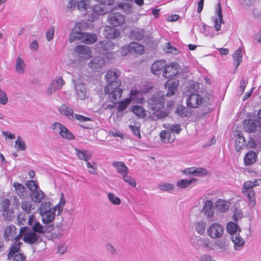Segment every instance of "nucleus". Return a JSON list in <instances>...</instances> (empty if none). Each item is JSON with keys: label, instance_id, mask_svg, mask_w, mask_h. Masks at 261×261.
Returning a JSON list of instances; mask_svg holds the SVG:
<instances>
[{"label": "nucleus", "instance_id": "obj_1", "mask_svg": "<svg viewBox=\"0 0 261 261\" xmlns=\"http://www.w3.org/2000/svg\"><path fill=\"white\" fill-rule=\"evenodd\" d=\"M165 95L161 91L155 93L148 100V108L152 112L153 119H162L167 117L169 110L165 107Z\"/></svg>", "mask_w": 261, "mask_h": 261}, {"label": "nucleus", "instance_id": "obj_2", "mask_svg": "<svg viewBox=\"0 0 261 261\" xmlns=\"http://www.w3.org/2000/svg\"><path fill=\"white\" fill-rule=\"evenodd\" d=\"M59 111L61 115H64L71 120H77L81 122H88L83 125L85 129H93V121L89 117L80 114H74L73 110L68 107L66 105H62L59 108Z\"/></svg>", "mask_w": 261, "mask_h": 261}, {"label": "nucleus", "instance_id": "obj_3", "mask_svg": "<svg viewBox=\"0 0 261 261\" xmlns=\"http://www.w3.org/2000/svg\"><path fill=\"white\" fill-rule=\"evenodd\" d=\"M18 221L20 225H24L26 222H28L31 227L32 230L40 235L45 233L47 231L50 232L53 230V226L52 225H48V226H42L33 215L29 216L28 221H27V219L23 218L22 215H19L18 217Z\"/></svg>", "mask_w": 261, "mask_h": 261}, {"label": "nucleus", "instance_id": "obj_4", "mask_svg": "<svg viewBox=\"0 0 261 261\" xmlns=\"http://www.w3.org/2000/svg\"><path fill=\"white\" fill-rule=\"evenodd\" d=\"M66 200L62 193L59 203L54 208L47 212L40 213L42 216V219L44 224H48L52 222L55 217V212L58 211V215H60L65 204Z\"/></svg>", "mask_w": 261, "mask_h": 261}, {"label": "nucleus", "instance_id": "obj_5", "mask_svg": "<svg viewBox=\"0 0 261 261\" xmlns=\"http://www.w3.org/2000/svg\"><path fill=\"white\" fill-rule=\"evenodd\" d=\"M191 244L196 248L207 251L214 250V243L208 238L194 236L190 240Z\"/></svg>", "mask_w": 261, "mask_h": 261}, {"label": "nucleus", "instance_id": "obj_6", "mask_svg": "<svg viewBox=\"0 0 261 261\" xmlns=\"http://www.w3.org/2000/svg\"><path fill=\"white\" fill-rule=\"evenodd\" d=\"M80 40L86 44H93L97 40V35L93 33H82L80 31H72L69 39L70 42Z\"/></svg>", "mask_w": 261, "mask_h": 261}, {"label": "nucleus", "instance_id": "obj_7", "mask_svg": "<svg viewBox=\"0 0 261 261\" xmlns=\"http://www.w3.org/2000/svg\"><path fill=\"white\" fill-rule=\"evenodd\" d=\"M19 234H21L20 237H23V241L28 244L38 243L42 241L40 234L32 230H30L27 227H21L20 229Z\"/></svg>", "mask_w": 261, "mask_h": 261}, {"label": "nucleus", "instance_id": "obj_8", "mask_svg": "<svg viewBox=\"0 0 261 261\" xmlns=\"http://www.w3.org/2000/svg\"><path fill=\"white\" fill-rule=\"evenodd\" d=\"M224 229L222 225L214 222L209 225L206 229L207 236L212 239H219L222 237Z\"/></svg>", "mask_w": 261, "mask_h": 261}, {"label": "nucleus", "instance_id": "obj_9", "mask_svg": "<svg viewBox=\"0 0 261 261\" xmlns=\"http://www.w3.org/2000/svg\"><path fill=\"white\" fill-rule=\"evenodd\" d=\"M105 92L109 95V98L110 99L117 103L121 97L122 90L120 87L112 86L109 84L105 86Z\"/></svg>", "mask_w": 261, "mask_h": 261}, {"label": "nucleus", "instance_id": "obj_10", "mask_svg": "<svg viewBox=\"0 0 261 261\" xmlns=\"http://www.w3.org/2000/svg\"><path fill=\"white\" fill-rule=\"evenodd\" d=\"M144 46L136 42H130L128 45L124 46L121 49V53L122 56L126 55L128 53L137 54H143L144 53Z\"/></svg>", "mask_w": 261, "mask_h": 261}, {"label": "nucleus", "instance_id": "obj_11", "mask_svg": "<svg viewBox=\"0 0 261 261\" xmlns=\"http://www.w3.org/2000/svg\"><path fill=\"white\" fill-rule=\"evenodd\" d=\"M258 119H245L243 121L244 128L247 130H261V109L257 113Z\"/></svg>", "mask_w": 261, "mask_h": 261}, {"label": "nucleus", "instance_id": "obj_12", "mask_svg": "<svg viewBox=\"0 0 261 261\" xmlns=\"http://www.w3.org/2000/svg\"><path fill=\"white\" fill-rule=\"evenodd\" d=\"M21 244L20 242H15L11 246L8 254V258L10 260L12 259L13 261H24L25 260V256L24 254L19 252Z\"/></svg>", "mask_w": 261, "mask_h": 261}, {"label": "nucleus", "instance_id": "obj_13", "mask_svg": "<svg viewBox=\"0 0 261 261\" xmlns=\"http://www.w3.org/2000/svg\"><path fill=\"white\" fill-rule=\"evenodd\" d=\"M120 76V72L118 70H110L105 75V79L107 83V85H111L112 86L121 87V82L118 80Z\"/></svg>", "mask_w": 261, "mask_h": 261}, {"label": "nucleus", "instance_id": "obj_14", "mask_svg": "<svg viewBox=\"0 0 261 261\" xmlns=\"http://www.w3.org/2000/svg\"><path fill=\"white\" fill-rule=\"evenodd\" d=\"M180 70V66L177 63H171L167 65H166L163 71V76L166 79L171 78L178 74Z\"/></svg>", "mask_w": 261, "mask_h": 261}, {"label": "nucleus", "instance_id": "obj_15", "mask_svg": "<svg viewBox=\"0 0 261 261\" xmlns=\"http://www.w3.org/2000/svg\"><path fill=\"white\" fill-rule=\"evenodd\" d=\"M125 20V16L120 12H112L108 18L109 23L114 27L121 25L124 23Z\"/></svg>", "mask_w": 261, "mask_h": 261}, {"label": "nucleus", "instance_id": "obj_16", "mask_svg": "<svg viewBox=\"0 0 261 261\" xmlns=\"http://www.w3.org/2000/svg\"><path fill=\"white\" fill-rule=\"evenodd\" d=\"M203 98L202 96L198 93L191 94L186 100L188 107L195 109L198 108L203 103Z\"/></svg>", "mask_w": 261, "mask_h": 261}, {"label": "nucleus", "instance_id": "obj_17", "mask_svg": "<svg viewBox=\"0 0 261 261\" xmlns=\"http://www.w3.org/2000/svg\"><path fill=\"white\" fill-rule=\"evenodd\" d=\"M20 236L19 233L16 234V228L13 225H9L5 229L4 237L6 241L15 240V242H18V240L20 238Z\"/></svg>", "mask_w": 261, "mask_h": 261}, {"label": "nucleus", "instance_id": "obj_18", "mask_svg": "<svg viewBox=\"0 0 261 261\" xmlns=\"http://www.w3.org/2000/svg\"><path fill=\"white\" fill-rule=\"evenodd\" d=\"M89 68L94 72H98L105 67V61L101 57H96L89 63Z\"/></svg>", "mask_w": 261, "mask_h": 261}, {"label": "nucleus", "instance_id": "obj_19", "mask_svg": "<svg viewBox=\"0 0 261 261\" xmlns=\"http://www.w3.org/2000/svg\"><path fill=\"white\" fill-rule=\"evenodd\" d=\"M113 47L114 44L110 40L101 41L96 44V48L100 54H103L108 50L113 49Z\"/></svg>", "mask_w": 261, "mask_h": 261}, {"label": "nucleus", "instance_id": "obj_20", "mask_svg": "<svg viewBox=\"0 0 261 261\" xmlns=\"http://www.w3.org/2000/svg\"><path fill=\"white\" fill-rule=\"evenodd\" d=\"M201 212L207 219H211L214 217V205L211 200H207L205 201Z\"/></svg>", "mask_w": 261, "mask_h": 261}, {"label": "nucleus", "instance_id": "obj_21", "mask_svg": "<svg viewBox=\"0 0 261 261\" xmlns=\"http://www.w3.org/2000/svg\"><path fill=\"white\" fill-rule=\"evenodd\" d=\"M179 84L178 80H169L165 83V88L168 89L166 93L167 96H171L173 95L177 91V87Z\"/></svg>", "mask_w": 261, "mask_h": 261}, {"label": "nucleus", "instance_id": "obj_22", "mask_svg": "<svg viewBox=\"0 0 261 261\" xmlns=\"http://www.w3.org/2000/svg\"><path fill=\"white\" fill-rule=\"evenodd\" d=\"M216 12L218 15V18H215L214 20V27L216 31H219L221 30V24L224 22V21L223 20L221 5L220 3H219L217 4Z\"/></svg>", "mask_w": 261, "mask_h": 261}, {"label": "nucleus", "instance_id": "obj_23", "mask_svg": "<svg viewBox=\"0 0 261 261\" xmlns=\"http://www.w3.org/2000/svg\"><path fill=\"white\" fill-rule=\"evenodd\" d=\"M237 132V134L234 135V139L236 149L237 151H239L245 146V140L242 132Z\"/></svg>", "mask_w": 261, "mask_h": 261}, {"label": "nucleus", "instance_id": "obj_24", "mask_svg": "<svg viewBox=\"0 0 261 261\" xmlns=\"http://www.w3.org/2000/svg\"><path fill=\"white\" fill-rule=\"evenodd\" d=\"M179 132H161L160 133V139L165 143H171L175 139V133L179 134Z\"/></svg>", "mask_w": 261, "mask_h": 261}, {"label": "nucleus", "instance_id": "obj_25", "mask_svg": "<svg viewBox=\"0 0 261 261\" xmlns=\"http://www.w3.org/2000/svg\"><path fill=\"white\" fill-rule=\"evenodd\" d=\"M103 35L108 39H114L119 37L120 33L118 30L107 25L103 31Z\"/></svg>", "mask_w": 261, "mask_h": 261}, {"label": "nucleus", "instance_id": "obj_26", "mask_svg": "<svg viewBox=\"0 0 261 261\" xmlns=\"http://www.w3.org/2000/svg\"><path fill=\"white\" fill-rule=\"evenodd\" d=\"M15 191L18 196L22 199L28 197V194L27 188L22 184L18 182H14L13 185Z\"/></svg>", "mask_w": 261, "mask_h": 261}, {"label": "nucleus", "instance_id": "obj_27", "mask_svg": "<svg viewBox=\"0 0 261 261\" xmlns=\"http://www.w3.org/2000/svg\"><path fill=\"white\" fill-rule=\"evenodd\" d=\"M231 240L234 244V249L237 250H241L245 244V241L238 233H234L231 235Z\"/></svg>", "mask_w": 261, "mask_h": 261}, {"label": "nucleus", "instance_id": "obj_28", "mask_svg": "<svg viewBox=\"0 0 261 261\" xmlns=\"http://www.w3.org/2000/svg\"><path fill=\"white\" fill-rule=\"evenodd\" d=\"M214 243V247H217L219 252L228 253L229 252V243L226 240H218Z\"/></svg>", "mask_w": 261, "mask_h": 261}, {"label": "nucleus", "instance_id": "obj_29", "mask_svg": "<svg viewBox=\"0 0 261 261\" xmlns=\"http://www.w3.org/2000/svg\"><path fill=\"white\" fill-rule=\"evenodd\" d=\"M257 159V154L252 150H249L245 155L244 162L246 166L254 164Z\"/></svg>", "mask_w": 261, "mask_h": 261}, {"label": "nucleus", "instance_id": "obj_30", "mask_svg": "<svg viewBox=\"0 0 261 261\" xmlns=\"http://www.w3.org/2000/svg\"><path fill=\"white\" fill-rule=\"evenodd\" d=\"M112 166L121 176L128 173V168L123 162L113 161Z\"/></svg>", "mask_w": 261, "mask_h": 261}, {"label": "nucleus", "instance_id": "obj_31", "mask_svg": "<svg viewBox=\"0 0 261 261\" xmlns=\"http://www.w3.org/2000/svg\"><path fill=\"white\" fill-rule=\"evenodd\" d=\"M166 62L164 60H158L154 62L151 66L152 72L155 75L159 74L160 72L165 68Z\"/></svg>", "mask_w": 261, "mask_h": 261}, {"label": "nucleus", "instance_id": "obj_32", "mask_svg": "<svg viewBox=\"0 0 261 261\" xmlns=\"http://www.w3.org/2000/svg\"><path fill=\"white\" fill-rule=\"evenodd\" d=\"M10 201L5 199L3 202L2 210L4 211L3 215L7 220H11L13 217V212L9 210Z\"/></svg>", "mask_w": 261, "mask_h": 261}, {"label": "nucleus", "instance_id": "obj_33", "mask_svg": "<svg viewBox=\"0 0 261 261\" xmlns=\"http://www.w3.org/2000/svg\"><path fill=\"white\" fill-rule=\"evenodd\" d=\"M230 206V203L228 201L221 199H218L215 204V208L221 212H226Z\"/></svg>", "mask_w": 261, "mask_h": 261}, {"label": "nucleus", "instance_id": "obj_34", "mask_svg": "<svg viewBox=\"0 0 261 261\" xmlns=\"http://www.w3.org/2000/svg\"><path fill=\"white\" fill-rule=\"evenodd\" d=\"M129 36L132 39L139 41L144 38L145 31L141 28H135L130 31Z\"/></svg>", "mask_w": 261, "mask_h": 261}, {"label": "nucleus", "instance_id": "obj_35", "mask_svg": "<svg viewBox=\"0 0 261 261\" xmlns=\"http://www.w3.org/2000/svg\"><path fill=\"white\" fill-rule=\"evenodd\" d=\"M74 51L79 55L88 56L87 58L88 59L91 57L92 51L91 48L89 46H86L84 45H79L75 48Z\"/></svg>", "mask_w": 261, "mask_h": 261}, {"label": "nucleus", "instance_id": "obj_36", "mask_svg": "<svg viewBox=\"0 0 261 261\" xmlns=\"http://www.w3.org/2000/svg\"><path fill=\"white\" fill-rule=\"evenodd\" d=\"M64 84L65 82L62 77H60L57 80L53 81L52 85L48 89V93L51 94L55 90L61 89Z\"/></svg>", "mask_w": 261, "mask_h": 261}, {"label": "nucleus", "instance_id": "obj_37", "mask_svg": "<svg viewBox=\"0 0 261 261\" xmlns=\"http://www.w3.org/2000/svg\"><path fill=\"white\" fill-rule=\"evenodd\" d=\"M206 222L203 220L196 221L194 223L195 231L200 235L204 234L206 230Z\"/></svg>", "mask_w": 261, "mask_h": 261}, {"label": "nucleus", "instance_id": "obj_38", "mask_svg": "<svg viewBox=\"0 0 261 261\" xmlns=\"http://www.w3.org/2000/svg\"><path fill=\"white\" fill-rule=\"evenodd\" d=\"M30 196L32 201L39 203L41 202L44 198V194L40 189H38L33 192H30Z\"/></svg>", "mask_w": 261, "mask_h": 261}, {"label": "nucleus", "instance_id": "obj_39", "mask_svg": "<svg viewBox=\"0 0 261 261\" xmlns=\"http://www.w3.org/2000/svg\"><path fill=\"white\" fill-rule=\"evenodd\" d=\"M75 153L80 160H84L86 162L88 161L92 156V154L88 150H81L75 148Z\"/></svg>", "mask_w": 261, "mask_h": 261}, {"label": "nucleus", "instance_id": "obj_40", "mask_svg": "<svg viewBox=\"0 0 261 261\" xmlns=\"http://www.w3.org/2000/svg\"><path fill=\"white\" fill-rule=\"evenodd\" d=\"M197 179L191 178L190 179H181L177 181L176 186L180 189H186L188 188L192 183L195 182Z\"/></svg>", "mask_w": 261, "mask_h": 261}, {"label": "nucleus", "instance_id": "obj_41", "mask_svg": "<svg viewBox=\"0 0 261 261\" xmlns=\"http://www.w3.org/2000/svg\"><path fill=\"white\" fill-rule=\"evenodd\" d=\"M175 113L180 117H189L191 115V112L182 105L177 106L175 110Z\"/></svg>", "mask_w": 261, "mask_h": 261}, {"label": "nucleus", "instance_id": "obj_42", "mask_svg": "<svg viewBox=\"0 0 261 261\" xmlns=\"http://www.w3.org/2000/svg\"><path fill=\"white\" fill-rule=\"evenodd\" d=\"M118 7L127 14H130L133 13V6L129 3L119 2L118 4Z\"/></svg>", "mask_w": 261, "mask_h": 261}, {"label": "nucleus", "instance_id": "obj_43", "mask_svg": "<svg viewBox=\"0 0 261 261\" xmlns=\"http://www.w3.org/2000/svg\"><path fill=\"white\" fill-rule=\"evenodd\" d=\"M244 192L247 196L249 205L251 207H254L256 204L254 191L253 190H250L244 191Z\"/></svg>", "mask_w": 261, "mask_h": 261}, {"label": "nucleus", "instance_id": "obj_44", "mask_svg": "<svg viewBox=\"0 0 261 261\" xmlns=\"http://www.w3.org/2000/svg\"><path fill=\"white\" fill-rule=\"evenodd\" d=\"M243 55L242 54V49L239 47L237 49L233 54V58L235 61V65L236 68H238L242 61Z\"/></svg>", "mask_w": 261, "mask_h": 261}, {"label": "nucleus", "instance_id": "obj_45", "mask_svg": "<svg viewBox=\"0 0 261 261\" xmlns=\"http://www.w3.org/2000/svg\"><path fill=\"white\" fill-rule=\"evenodd\" d=\"M132 111L139 117L143 118L145 116V111L142 106H134L132 108Z\"/></svg>", "mask_w": 261, "mask_h": 261}, {"label": "nucleus", "instance_id": "obj_46", "mask_svg": "<svg viewBox=\"0 0 261 261\" xmlns=\"http://www.w3.org/2000/svg\"><path fill=\"white\" fill-rule=\"evenodd\" d=\"M158 188L164 192H171L174 190L175 186L173 184L163 182L159 185Z\"/></svg>", "mask_w": 261, "mask_h": 261}, {"label": "nucleus", "instance_id": "obj_47", "mask_svg": "<svg viewBox=\"0 0 261 261\" xmlns=\"http://www.w3.org/2000/svg\"><path fill=\"white\" fill-rule=\"evenodd\" d=\"M15 147L18 150L24 151L26 149L27 146L25 143L20 136L18 137L15 141Z\"/></svg>", "mask_w": 261, "mask_h": 261}, {"label": "nucleus", "instance_id": "obj_48", "mask_svg": "<svg viewBox=\"0 0 261 261\" xmlns=\"http://www.w3.org/2000/svg\"><path fill=\"white\" fill-rule=\"evenodd\" d=\"M131 102V99L130 98H125L123 100H121L118 103V110L119 112H122L125 110Z\"/></svg>", "mask_w": 261, "mask_h": 261}, {"label": "nucleus", "instance_id": "obj_49", "mask_svg": "<svg viewBox=\"0 0 261 261\" xmlns=\"http://www.w3.org/2000/svg\"><path fill=\"white\" fill-rule=\"evenodd\" d=\"M123 180L127 182L129 186L132 187H135L137 185V182L135 179L128 175V173L125 174L122 176Z\"/></svg>", "mask_w": 261, "mask_h": 261}, {"label": "nucleus", "instance_id": "obj_50", "mask_svg": "<svg viewBox=\"0 0 261 261\" xmlns=\"http://www.w3.org/2000/svg\"><path fill=\"white\" fill-rule=\"evenodd\" d=\"M105 8L106 5L102 6L100 5V3H99L98 5H95L93 8V13H94V14H96L97 15L104 14L106 13V10Z\"/></svg>", "mask_w": 261, "mask_h": 261}, {"label": "nucleus", "instance_id": "obj_51", "mask_svg": "<svg viewBox=\"0 0 261 261\" xmlns=\"http://www.w3.org/2000/svg\"><path fill=\"white\" fill-rule=\"evenodd\" d=\"M108 198L109 201L114 205H119L121 203V199L116 196L114 193H109Z\"/></svg>", "mask_w": 261, "mask_h": 261}, {"label": "nucleus", "instance_id": "obj_52", "mask_svg": "<svg viewBox=\"0 0 261 261\" xmlns=\"http://www.w3.org/2000/svg\"><path fill=\"white\" fill-rule=\"evenodd\" d=\"M86 166L88 169V172L91 174L95 175L97 174V165L95 162H86Z\"/></svg>", "mask_w": 261, "mask_h": 261}, {"label": "nucleus", "instance_id": "obj_53", "mask_svg": "<svg viewBox=\"0 0 261 261\" xmlns=\"http://www.w3.org/2000/svg\"><path fill=\"white\" fill-rule=\"evenodd\" d=\"M25 64L22 59L18 57L16 60V70L17 72L21 73L23 71Z\"/></svg>", "mask_w": 261, "mask_h": 261}, {"label": "nucleus", "instance_id": "obj_54", "mask_svg": "<svg viewBox=\"0 0 261 261\" xmlns=\"http://www.w3.org/2000/svg\"><path fill=\"white\" fill-rule=\"evenodd\" d=\"M90 6L89 0H82L77 5V8L81 11H84L88 9Z\"/></svg>", "mask_w": 261, "mask_h": 261}, {"label": "nucleus", "instance_id": "obj_55", "mask_svg": "<svg viewBox=\"0 0 261 261\" xmlns=\"http://www.w3.org/2000/svg\"><path fill=\"white\" fill-rule=\"evenodd\" d=\"M238 228L237 224L232 222H229L227 226V231L231 235L234 233H237Z\"/></svg>", "mask_w": 261, "mask_h": 261}, {"label": "nucleus", "instance_id": "obj_56", "mask_svg": "<svg viewBox=\"0 0 261 261\" xmlns=\"http://www.w3.org/2000/svg\"><path fill=\"white\" fill-rule=\"evenodd\" d=\"M166 51L173 55H178L179 53V50L175 47L172 46L169 42L166 43Z\"/></svg>", "mask_w": 261, "mask_h": 261}, {"label": "nucleus", "instance_id": "obj_57", "mask_svg": "<svg viewBox=\"0 0 261 261\" xmlns=\"http://www.w3.org/2000/svg\"><path fill=\"white\" fill-rule=\"evenodd\" d=\"M117 103L109 98L103 104L102 107L105 110H111L115 108Z\"/></svg>", "mask_w": 261, "mask_h": 261}, {"label": "nucleus", "instance_id": "obj_58", "mask_svg": "<svg viewBox=\"0 0 261 261\" xmlns=\"http://www.w3.org/2000/svg\"><path fill=\"white\" fill-rule=\"evenodd\" d=\"M105 248L112 255H116L118 253L115 247L110 243H107L105 245Z\"/></svg>", "mask_w": 261, "mask_h": 261}, {"label": "nucleus", "instance_id": "obj_59", "mask_svg": "<svg viewBox=\"0 0 261 261\" xmlns=\"http://www.w3.org/2000/svg\"><path fill=\"white\" fill-rule=\"evenodd\" d=\"M26 186L30 190V192H33L39 188L37 184L34 180H29L26 183Z\"/></svg>", "mask_w": 261, "mask_h": 261}, {"label": "nucleus", "instance_id": "obj_60", "mask_svg": "<svg viewBox=\"0 0 261 261\" xmlns=\"http://www.w3.org/2000/svg\"><path fill=\"white\" fill-rule=\"evenodd\" d=\"M256 181H247L243 185L244 191L252 190V188L256 186L257 185L255 184Z\"/></svg>", "mask_w": 261, "mask_h": 261}, {"label": "nucleus", "instance_id": "obj_61", "mask_svg": "<svg viewBox=\"0 0 261 261\" xmlns=\"http://www.w3.org/2000/svg\"><path fill=\"white\" fill-rule=\"evenodd\" d=\"M59 134L63 138L67 140H72L74 139V135L71 132H59Z\"/></svg>", "mask_w": 261, "mask_h": 261}, {"label": "nucleus", "instance_id": "obj_62", "mask_svg": "<svg viewBox=\"0 0 261 261\" xmlns=\"http://www.w3.org/2000/svg\"><path fill=\"white\" fill-rule=\"evenodd\" d=\"M22 209L27 213H30L32 210V204L28 201H23L21 203Z\"/></svg>", "mask_w": 261, "mask_h": 261}, {"label": "nucleus", "instance_id": "obj_63", "mask_svg": "<svg viewBox=\"0 0 261 261\" xmlns=\"http://www.w3.org/2000/svg\"><path fill=\"white\" fill-rule=\"evenodd\" d=\"M50 203L49 202L42 203L39 208L40 213H42L43 212L49 211V210H51V208H50Z\"/></svg>", "mask_w": 261, "mask_h": 261}, {"label": "nucleus", "instance_id": "obj_64", "mask_svg": "<svg viewBox=\"0 0 261 261\" xmlns=\"http://www.w3.org/2000/svg\"><path fill=\"white\" fill-rule=\"evenodd\" d=\"M52 129L54 130H68L66 127H65L62 124L55 122L52 125Z\"/></svg>", "mask_w": 261, "mask_h": 261}]
</instances>
